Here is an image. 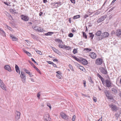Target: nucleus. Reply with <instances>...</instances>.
<instances>
[{
    "label": "nucleus",
    "mask_w": 121,
    "mask_h": 121,
    "mask_svg": "<svg viewBox=\"0 0 121 121\" xmlns=\"http://www.w3.org/2000/svg\"><path fill=\"white\" fill-rule=\"evenodd\" d=\"M44 121H51L49 114L47 112L45 113L44 116Z\"/></svg>",
    "instance_id": "f257e3e1"
},
{
    "label": "nucleus",
    "mask_w": 121,
    "mask_h": 121,
    "mask_svg": "<svg viewBox=\"0 0 121 121\" xmlns=\"http://www.w3.org/2000/svg\"><path fill=\"white\" fill-rule=\"evenodd\" d=\"M109 34L108 32H104L102 33L100 38H99V39L101 40L103 39L104 38L108 37L109 35Z\"/></svg>",
    "instance_id": "f03ea898"
},
{
    "label": "nucleus",
    "mask_w": 121,
    "mask_h": 121,
    "mask_svg": "<svg viewBox=\"0 0 121 121\" xmlns=\"http://www.w3.org/2000/svg\"><path fill=\"white\" fill-rule=\"evenodd\" d=\"M0 87L3 90L6 91L7 88L6 86L2 80L0 79Z\"/></svg>",
    "instance_id": "7ed1b4c3"
},
{
    "label": "nucleus",
    "mask_w": 121,
    "mask_h": 121,
    "mask_svg": "<svg viewBox=\"0 0 121 121\" xmlns=\"http://www.w3.org/2000/svg\"><path fill=\"white\" fill-rule=\"evenodd\" d=\"M105 83L107 87H110L112 86V82L110 79H107L105 81Z\"/></svg>",
    "instance_id": "20e7f679"
},
{
    "label": "nucleus",
    "mask_w": 121,
    "mask_h": 121,
    "mask_svg": "<svg viewBox=\"0 0 121 121\" xmlns=\"http://www.w3.org/2000/svg\"><path fill=\"white\" fill-rule=\"evenodd\" d=\"M103 60L100 58L97 59L95 60V63L98 65H101L103 62Z\"/></svg>",
    "instance_id": "39448f33"
},
{
    "label": "nucleus",
    "mask_w": 121,
    "mask_h": 121,
    "mask_svg": "<svg viewBox=\"0 0 121 121\" xmlns=\"http://www.w3.org/2000/svg\"><path fill=\"white\" fill-rule=\"evenodd\" d=\"M106 15H104L101 16L100 18L98 19L97 22L98 23H100L104 21L107 17Z\"/></svg>",
    "instance_id": "423d86ee"
},
{
    "label": "nucleus",
    "mask_w": 121,
    "mask_h": 121,
    "mask_svg": "<svg viewBox=\"0 0 121 121\" xmlns=\"http://www.w3.org/2000/svg\"><path fill=\"white\" fill-rule=\"evenodd\" d=\"M89 56L92 59H95L96 57V54L94 52H91L89 54Z\"/></svg>",
    "instance_id": "0eeeda50"
},
{
    "label": "nucleus",
    "mask_w": 121,
    "mask_h": 121,
    "mask_svg": "<svg viewBox=\"0 0 121 121\" xmlns=\"http://www.w3.org/2000/svg\"><path fill=\"white\" fill-rule=\"evenodd\" d=\"M60 115L61 117L65 120H66L68 119V116L64 113L61 112Z\"/></svg>",
    "instance_id": "6e6552de"
},
{
    "label": "nucleus",
    "mask_w": 121,
    "mask_h": 121,
    "mask_svg": "<svg viewBox=\"0 0 121 121\" xmlns=\"http://www.w3.org/2000/svg\"><path fill=\"white\" fill-rule=\"evenodd\" d=\"M99 70L100 72L103 74H107V71L104 68L101 67L100 68Z\"/></svg>",
    "instance_id": "1a4fd4ad"
},
{
    "label": "nucleus",
    "mask_w": 121,
    "mask_h": 121,
    "mask_svg": "<svg viewBox=\"0 0 121 121\" xmlns=\"http://www.w3.org/2000/svg\"><path fill=\"white\" fill-rule=\"evenodd\" d=\"M15 113V120L16 121H17L20 118V113L19 112L16 111Z\"/></svg>",
    "instance_id": "9d476101"
},
{
    "label": "nucleus",
    "mask_w": 121,
    "mask_h": 121,
    "mask_svg": "<svg viewBox=\"0 0 121 121\" xmlns=\"http://www.w3.org/2000/svg\"><path fill=\"white\" fill-rule=\"evenodd\" d=\"M21 19L23 21H28L29 20V18L28 16H25L22 15L21 16Z\"/></svg>",
    "instance_id": "9b49d317"
},
{
    "label": "nucleus",
    "mask_w": 121,
    "mask_h": 121,
    "mask_svg": "<svg viewBox=\"0 0 121 121\" xmlns=\"http://www.w3.org/2000/svg\"><path fill=\"white\" fill-rule=\"evenodd\" d=\"M109 106L111 108L113 111H116L117 110V107L115 105H113L111 104H109Z\"/></svg>",
    "instance_id": "f8f14e48"
},
{
    "label": "nucleus",
    "mask_w": 121,
    "mask_h": 121,
    "mask_svg": "<svg viewBox=\"0 0 121 121\" xmlns=\"http://www.w3.org/2000/svg\"><path fill=\"white\" fill-rule=\"evenodd\" d=\"M29 62L32 66L34 67V68L38 72L41 74V73L39 70V69L35 66L34 64L32 62L30 61Z\"/></svg>",
    "instance_id": "ddd939ff"
},
{
    "label": "nucleus",
    "mask_w": 121,
    "mask_h": 121,
    "mask_svg": "<svg viewBox=\"0 0 121 121\" xmlns=\"http://www.w3.org/2000/svg\"><path fill=\"white\" fill-rule=\"evenodd\" d=\"M104 93L106 96L108 98L110 99H111V96H110L109 95V91L107 90H106L104 91Z\"/></svg>",
    "instance_id": "4468645a"
},
{
    "label": "nucleus",
    "mask_w": 121,
    "mask_h": 121,
    "mask_svg": "<svg viewBox=\"0 0 121 121\" xmlns=\"http://www.w3.org/2000/svg\"><path fill=\"white\" fill-rule=\"evenodd\" d=\"M97 76L100 79L103 84L105 83V82L104 79L100 75L99 73H98L97 74Z\"/></svg>",
    "instance_id": "2eb2a0df"
},
{
    "label": "nucleus",
    "mask_w": 121,
    "mask_h": 121,
    "mask_svg": "<svg viewBox=\"0 0 121 121\" xmlns=\"http://www.w3.org/2000/svg\"><path fill=\"white\" fill-rule=\"evenodd\" d=\"M115 34L118 36L121 35V30L120 29L117 30L115 32Z\"/></svg>",
    "instance_id": "dca6fc26"
},
{
    "label": "nucleus",
    "mask_w": 121,
    "mask_h": 121,
    "mask_svg": "<svg viewBox=\"0 0 121 121\" xmlns=\"http://www.w3.org/2000/svg\"><path fill=\"white\" fill-rule=\"evenodd\" d=\"M4 68L5 69L8 70L9 72H11L12 71L10 66L8 65H6Z\"/></svg>",
    "instance_id": "f3484780"
},
{
    "label": "nucleus",
    "mask_w": 121,
    "mask_h": 121,
    "mask_svg": "<svg viewBox=\"0 0 121 121\" xmlns=\"http://www.w3.org/2000/svg\"><path fill=\"white\" fill-rule=\"evenodd\" d=\"M81 62L82 64L84 65H86L88 64L87 61L84 58H82L81 59Z\"/></svg>",
    "instance_id": "a211bd4d"
},
{
    "label": "nucleus",
    "mask_w": 121,
    "mask_h": 121,
    "mask_svg": "<svg viewBox=\"0 0 121 121\" xmlns=\"http://www.w3.org/2000/svg\"><path fill=\"white\" fill-rule=\"evenodd\" d=\"M9 36L12 39L13 41H17V38L15 37L12 34H10V35Z\"/></svg>",
    "instance_id": "6ab92c4d"
},
{
    "label": "nucleus",
    "mask_w": 121,
    "mask_h": 121,
    "mask_svg": "<svg viewBox=\"0 0 121 121\" xmlns=\"http://www.w3.org/2000/svg\"><path fill=\"white\" fill-rule=\"evenodd\" d=\"M15 68L16 71L17 73H19V74H20V70H19V68L17 65H15Z\"/></svg>",
    "instance_id": "aec40b11"
},
{
    "label": "nucleus",
    "mask_w": 121,
    "mask_h": 121,
    "mask_svg": "<svg viewBox=\"0 0 121 121\" xmlns=\"http://www.w3.org/2000/svg\"><path fill=\"white\" fill-rule=\"evenodd\" d=\"M4 27L5 28H7L9 30H10L11 31H13V30L12 28L6 25H5Z\"/></svg>",
    "instance_id": "412c9836"
},
{
    "label": "nucleus",
    "mask_w": 121,
    "mask_h": 121,
    "mask_svg": "<svg viewBox=\"0 0 121 121\" xmlns=\"http://www.w3.org/2000/svg\"><path fill=\"white\" fill-rule=\"evenodd\" d=\"M102 33V32L100 30H99L95 33V35L97 36H99Z\"/></svg>",
    "instance_id": "4be33fe9"
},
{
    "label": "nucleus",
    "mask_w": 121,
    "mask_h": 121,
    "mask_svg": "<svg viewBox=\"0 0 121 121\" xmlns=\"http://www.w3.org/2000/svg\"><path fill=\"white\" fill-rule=\"evenodd\" d=\"M0 34L3 36H6V34L5 32L2 29L0 32Z\"/></svg>",
    "instance_id": "5701e85b"
},
{
    "label": "nucleus",
    "mask_w": 121,
    "mask_h": 121,
    "mask_svg": "<svg viewBox=\"0 0 121 121\" xmlns=\"http://www.w3.org/2000/svg\"><path fill=\"white\" fill-rule=\"evenodd\" d=\"M92 50L91 49H90L89 48H85L84 49V51H86V52H89L91 51Z\"/></svg>",
    "instance_id": "b1692460"
},
{
    "label": "nucleus",
    "mask_w": 121,
    "mask_h": 121,
    "mask_svg": "<svg viewBox=\"0 0 121 121\" xmlns=\"http://www.w3.org/2000/svg\"><path fill=\"white\" fill-rule=\"evenodd\" d=\"M111 90L113 93H114L115 94L117 93V91L116 89L114 88H112V89Z\"/></svg>",
    "instance_id": "393cba45"
},
{
    "label": "nucleus",
    "mask_w": 121,
    "mask_h": 121,
    "mask_svg": "<svg viewBox=\"0 0 121 121\" xmlns=\"http://www.w3.org/2000/svg\"><path fill=\"white\" fill-rule=\"evenodd\" d=\"M37 31L40 32H41L43 31V28H41L40 27H38V28H37Z\"/></svg>",
    "instance_id": "a878e982"
},
{
    "label": "nucleus",
    "mask_w": 121,
    "mask_h": 121,
    "mask_svg": "<svg viewBox=\"0 0 121 121\" xmlns=\"http://www.w3.org/2000/svg\"><path fill=\"white\" fill-rule=\"evenodd\" d=\"M22 80L23 83H25L26 82V77L25 76L22 77Z\"/></svg>",
    "instance_id": "bb28decb"
},
{
    "label": "nucleus",
    "mask_w": 121,
    "mask_h": 121,
    "mask_svg": "<svg viewBox=\"0 0 121 121\" xmlns=\"http://www.w3.org/2000/svg\"><path fill=\"white\" fill-rule=\"evenodd\" d=\"M53 34V32H49L45 34V35L46 36L50 35Z\"/></svg>",
    "instance_id": "cd10ccee"
},
{
    "label": "nucleus",
    "mask_w": 121,
    "mask_h": 121,
    "mask_svg": "<svg viewBox=\"0 0 121 121\" xmlns=\"http://www.w3.org/2000/svg\"><path fill=\"white\" fill-rule=\"evenodd\" d=\"M10 12L13 13H16V10L15 9H10L9 10Z\"/></svg>",
    "instance_id": "c85d7f7f"
},
{
    "label": "nucleus",
    "mask_w": 121,
    "mask_h": 121,
    "mask_svg": "<svg viewBox=\"0 0 121 121\" xmlns=\"http://www.w3.org/2000/svg\"><path fill=\"white\" fill-rule=\"evenodd\" d=\"M80 17V15H78L74 16L73 17V19H76Z\"/></svg>",
    "instance_id": "c756f323"
},
{
    "label": "nucleus",
    "mask_w": 121,
    "mask_h": 121,
    "mask_svg": "<svg viewBox=\"0 0 121 121\" xmlns=\"http://www.w3.org/2000/svg\"><path fill=\"white\" fill-rule=\"evenodd\" d=\"M55 41H56L58 42L59 43H60H60H62V41L61 40H60L59 39H55Z\"/></svg>",
    "instance_id": "7c9ffc66"
},
{
    "label": "nucleus",
    "mask_w": 121,
    "mask_h": 121,
    "mask_svg": "<svg viewBox=\"0 0 121 121\" xmlns=\"http://www.w3.org/2000/svg\"><path fill=\"white\" fill-rule=\"evenodd\" d=\"M24 52L26 53L28 56H30L31 54L30 53L28 52H27V51H26L25 50H23Z\"/></svg>",
    "instance_id": "2f4dec72"
},
{
    "label": "nucleus",
    "mask_w": 121,
    "mask_h": 121,
    "mask_svg": "<svg viewBox=\"0 0 121 121\" xmlns=\"http://www.w3.org/2000/svg\"><path fill=\"white\" fill-rule=\"evenodd\" d=\"M71 47L69 46L65 45L64 48L65 49L67 50H69L71 49Z\"/></svg>",
    "instance_id": "473e14b6"
},
{
    "label": "nucleus",
    "mask_w": 121,
    "mask_h": 121,
    "mask_svg": "<svg viewBox=\"0 0 121 121\" xmlns=\"http://www.w3.org/2000/svg\"><path fill=\"white\" fill-rule=\"evenodd\" d=\"M31 36L33 39H37V37L35 35L32 34H30Z\"/></svg>",
    "instance_id": "72a5a7b5"
},
{
    "label": "nucleus",
    "mask_w": 121,
    "mask_h": 121,
    "mask_svg": "<svg viewBox=\"0 0 121 121\" xmlns=\"http://www.w3.org/2000/svg\"><path fill=\"white\" fill-rule=\"evenodd\" d=\"M53 51L57 54H59L60 53L59 51L58 50L54 48H53Z\"/></svg>",
    "instance_id": "f704fd0d"
},
{
    "label": "nucleus",
    "mask_w": 121,
    "mask_h": 121,
    "mask_svg": "<svg viewBox=\"0 0 121 121\" xmlns=\"http://www.w3.org/2000/svg\"><path fill=\"white\" fill-rule=\"evenodd\" d=\"M89 34L90 35V37H91V39H92L94 36V35H93L92 33H89Z\"/></svg>",
    "instance_id": "c9c22d12"
},
{
    "label": "nucleus",
    "mask_w": 121,
    "mask_h": 121,
    "mask_svg": "<svg viewBox=\"0 0 121 121\" xmlns=\"http://www.w3.org/2000/svg\"><path fill=\"white\" fill-rule=\"evenodd\" d=\"M65 46V45H63L61 44V43H60L59 45V47L61 48H64Z\"/></svg>",
    "instance_id": "e433bc0d"
},
{
    "label": "nucleus",
    "mask_w": 121,
    "mask_h": 121,
    "mask_svg": "<svg viewBox=\"0 0 121 121\" xmlns=\"http://www.w3.org/2000/svg\"><path fill=\"white\" fill-rule=\"evenodd\" d=\"M82 33L83 37L84 38H85L86 39H87V36L86 34L84 32H82Z\"/></svg>",
    "instance_id": "4c0bfd02"
},
{
    "label": "nucleus",
    "mask_w": 121,
    "mask_h": 121,
    "mask_svg": "<svg viewBox=\"0 0 121 121\" xmlns=\"http://www.w3.org/2000/svg\"><path fill=\"white\" fill-rule=\"evenodd\" d=\"M73 53L74 54H75L77 53V49L74 48L73 50Z\"/></svg>",
    "instance_id": "58836bf2"
},
{
    "label": "nucleus",
    "mask_w": 121,
    "mask_h": 121,
    "mask_svg": "<svg viewBox=\"0 0 121 121\" xmlns=\"http://www.w3.org/2000/svg\"><path fill=\"white\" fill-rule=\"evenodd\" d=\"M79 68L82 71H83L84 69H85L83 66H79Z\"/></svg>",
    "instance_id": "ea45409f"
},
{
    "label": "nucleus",
    "mask_w": 121,
    "mask_h": 121,
    "mask_svg": "<svg viewBox=\"0 0 121 121\" xmlns=\"http://www.w3.org/2000/svg\"><path fill=\"white\" fill-rule=\"evenodd\" d=\"M69 66L71 70L73 71H74L73 67L70 64H69Z\"/></svg>",
    "instance_id": "a19ab883"
},
{
    "label": "nucleus",
    "mask_w": 121,
    "mask_h": 121,
    "mask_svg": "<svg viewBox=\"0 0 121 121\" xmlns=\"http://www.w3.org/2000/svg\"><path fill=\"white\" fill-rule=\"evenodd\" d=\"M115 116L116 117H117L116 119H117L119 117L120 115L118 113H116L115 114Z\"/></svg>",
    "instance_id": "79ce46f5"
},
{
    "label": "nucleus",
    "mask_w": 121,
    "mask_h": 121,
    "mask_svg": "<svg viewBox=\"0 0 121 121\" xmlns=\"http://www.w3.org/2000/svg\"><path fill=\"white\" fill-rule=\"evenodd\" d=\"M36 51L38 54H39V55H41L42 54V53L40 51L38 50H37V51Z\"/></svg>",
    "instance_id": "37998d69"
},
{
    "label": "nucleus",
    "mask_w": 121,
    "mask_h": 121,
    "mask_svg": "<svg viewBox=\"0 0 121 121\" xmlns=\"http://www.w3.org/2000/svg\"><path fill=\"white\" fill-rule=\"evenodd\" d=\"M47 105L49 108L50 109H51L52 108V107L51 104L49 103H47Z\"/></svg>",
    "instance_id": "c03bdc74"
},
{
    "label": "nucleus",
    "mask_w": 121,
    "mask_h": 121,
    "mask_svg": "<svg viewBox=\"0 0 121 121\" xmlns=\"http://www.w3.org/2000/svg\"><path fill=\"white\" fill-rule=\"evenodd\" d=\"M76 117L75 115L73 116L72 117V120L73 121H74Z\"/></svg>",
    "instance_id": "a18cd8bd"
},
{
    "label": "nucleus",
    "mask_w": 121,
    "mask_h": 121,
    "mask_svg": "<svg viewBox=\"0 0 121 121\" xmlns=\"http://www.w3.org/2000/svg\"><path fill=\"white\" fill-rule=\"evenodd\" d=\"M56 73L58 74L59 75H61L62 74L61 73V72L59 71H56Z\"/></svg>",
    "instance_id": "49530a36"
},
{
    "label": "nucleus",
    "mask_w": 121,
    "mask_h": 121,
    "mask_svg": "<svg viewBox=\"0 0 121 121\" xmlns=\"http://www.w3.org/2000/svg\"><path fill=\"white\" fill-rule=\"evenodd\" d=\"M56 76L59 79H61V77L62 76L61 75H60L58 74H56Z\"/></svg>",
    "instance_id": "de8ad7c7"
},
{
    "label": "nucleus",
    "mask_w": 121,
    "mask_h": 121,
    "mask_svg": "<svg viewBox=\"0 0 121 121\" xmlns=\"http://www.w3.org/2000/svg\"><path fill=\"white\" fill-rule=\"evenodd\" d=\"M93 100L94 102H96L97 101V99L95 97H93Z\"/></svg>",
    "instance_id": "09e8293b"
},
{
    "label": "nucleus",
    "mask_w": 121,
    "mask_h": 121,
    "mask_svg": "<svg viewBox=\"0 0 121 121\" xmlns=\"http://www.w3.org/2000/svg\"><path fill=\"white\" fill-rule=\"evenodd\" d=\"M68 36L70 37H72L73 36V34L72 33H70L69 34Z\"/></svg>",
    "instance_id": "8fccbe9b"
},
{
    "label": "nucleus",
    "mask_w": 121,
    "mask_h": 121,
    "mask_svg": "<svg viewBox=\"0 0 121 121\" xmlns=\"http://www.w3.org/2000/svg\"><path fill=\"white\" fill-rule=\"evenodd\" d=\"M101 13V12L100 11H97L96 12H95V15H97L99 14H100V13Z\"/></svg>",
    "instance_id": "3c124183"
},
{
    "label": "nucleus",
    "mask_w": 121,
    "mask_h": 121,
    "mask_svg": "<svg viewBox=\"0 0 121 121\" xmlns=\"http://www.w3.org/2000/svg\"><path fill=\"white\" fill-rule=\"evenodd\" d=\"M89 80V81L91 82V83H93V81L92 80L91 78V77H90Z\"/></svg>",
    "instance_id": "603ef678"
},
{
    "label": "nucleus",
    "mask_w": 121,
    "mask_h": 121,
    "mask_svg": "<svg viewBox=\"0 0 121 121\" xmlns=\"http://www.w3.org/2000/svg\"><path fill=\"white\" fill-rule=\"evenodd\" d=\"M24 76H25L24 75V73H23L22 72H21V74L20 75V77L21 78H22V77H24Z\"/></svg>",
    "instance_id": "864d4df0"
},
{
    "label": "nucleus",
    "mask_w": 121,
    "mask_h": 121,
    "mask_svg": "<svg viewBox=\"0 0 121 121\" xmlns=\"http://www.w3.org/2000/svg\"><path fill=\"white\" fill-rule=\"evenodd\" d=\"M47 62L48 63L50 64H53V62H52L49 61H47Z\"/></svg>",
    "instance_id": "5fc2aeb1"
},
{
    "label": "nucleus",
    "mask_w": 121,
    "mask_h": 121,
    "mask_svg": "<svg viewBox=\"0 0 121 121\" xmlns=\"http://www.w3.org/2000/svg\"><path fill=\"white\" fill-rule=\"evenodd\" d=\"M31 59L32 61L34 62L36 64H37V65H38V64L35 61V60L33 58H31Z\"/></svg>",
    "instance_id": "6e6d98bb"
},
{
    "label": "nucleus",
    "mask_w": 121,
    "mask_h": 121,
    "mask_svg": "<svg viewBox=\"0 0 121 121\" xmlns=\"http://www.w3.org/2000/svg\"><path fill=\"white\" fill-rule=\"evenodd\" d=\"M83 84H84V86L85 87L86 86V82L85 80H83Z\"/></svg>",
    "instance_id": "4d7b16f0"
},
{
    "label": "nucleus",
    "mask_w": 121,
    "mask_h": 121,
    "mask_svg": "<svg viewBox=\"0 0 121 121\" xmlns=\"http://www.w3.org/2000/svg\"><path fill=\"white\" fill-rule=\"evenodd\" d=\"M40 94L39 93H38L37 94V97L39 99L40 98Z\"/></svg>",
    "instance_id": "13d9d810"
},
{
    "label": "nucleus",
    "mask_w": 121,
    "mask_h": 121,
    "mask_svg": "<svg viewBox=\"0 0 121 121\" xmlns=\"http://www.w3.org/2000/svg\"><path fill=\"white\" fill-rule=\"evenodd\" d=\"M114 8H115L114 7H112L109 10V12H110L112 11L114 9Z\"/></svg>",
    "instance_id": "bf43d9fd"
},
{
    "label": "nucleus",
    "mask_w": 121,
    "mask_h": 121,
    "mask_svg": "<svg viewBox=\"0 0 121 121\" xmlns=\"http://www.w3.org/2000/svg\"><path fill=\"white\" fill-rule=\"evenodd\" d=\"M71 2L73 4H75V0H70Z\"/></svg>",
    "instance_id": "052dcab7"
},
{
    "label": "nucleus",
    "mask_w": 121,
    "mask_h": 121,
    "mask_svg": "<svg viewBox=\"0 0 121 121\" xmlns=\"http://www.w3.org/2000/svg\"><path fill=\"white\" fill-rule=\"evenodd\" d=\"M37 26H32V28L34 30H35V28Z\"/></svg>",
    "instance_id": "680f3d73"
},
{
    "label": "nucleus",
    "mask_w": 121,
    "mask_h": 121,
    "mask_svg": "<svg viewBox=\"0 0 121 121\" xmlns=\"http://www.w3.org/2000/svg\"><path fill=\"white\" fill-rule=\"evenodd\" d=\"M24 70L25 72L26 73H28L29 72L28 70L26 69H25Z\"/></svg>",
    "instance_id": "e2e57ef3"
},
{
    "label": "nucleus",
    "mask_w": 121,
    "mask_h": 121,
    "mask_svg": "<svg viewBox=\"0 0 121 121\" xmlns=\"http://www.w3.org/2000/svg\"><path fill=\"white\" fill-rule=\"evenodd\" d=\"M53 61L58 62V61L57 59L55 58L54 59H53Z\"/></svg>",
    "instance_id": "0e129e2a"
},
{
    "label": "nucleus",
    "mask_w": 121,
    "mask_h": 121,
    "mask_svg": "<svg viewBox=\"0 0 121 121\" xmlns=\"http://www.w3.org/2000/svg\"><path fill=\"white\" fill-rule=\"evenodd\" d=\"M88 15H87V14H86L84 16V17L85 18H86L87 17H88Z\"/></svg>",
    "instance_id": "69168bd1"
},
{
    "label": "nucleus",
    "mask_w": 121,
    "mask_h": 121,
    "mask_svg": "<svg viewBox=\"0 0 121 121\" xmlns=\"http://www.w3.org/2000/svg\"><path fill=\"white\" fill-rule=\"evenodd\" d=\"M107 0H105V1L104 2V4L103 5V6H104V5L107 2Z\"/></svg>",
    "instance_id": "338daca9"
},
{
    "label": "nucleus",
    "mask_w": 121,
    "mask_h": 121,
    "mask_svg": "<svg viewBox=\"0 0 121 121\" xmlns=\"http://www.w3.org/2000/svg\"><path fill=\"white\" fill-rule=\"evenodd\" d=\"M73 58L76 60H77V59H78L75 56H74Z\"/></svg>",
    "instance_id": "774afa93"
}]
</instances>
